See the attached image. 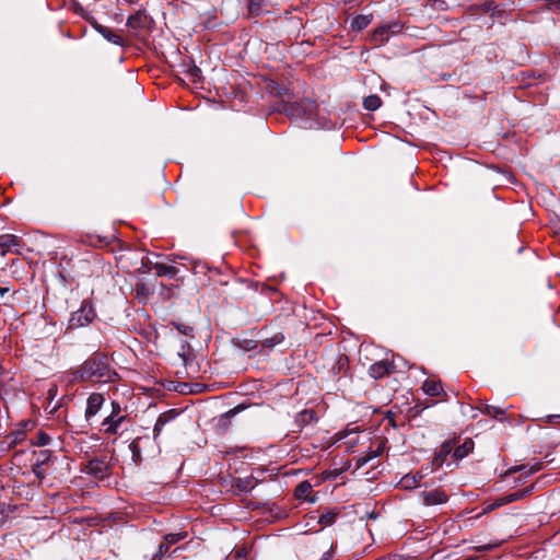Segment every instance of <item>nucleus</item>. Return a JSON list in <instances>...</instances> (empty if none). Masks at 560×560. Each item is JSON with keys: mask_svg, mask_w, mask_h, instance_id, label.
Listing matches in <instances>:
<instances>
[{"mask_svg": "<svg viewBox=\"0 0 560 560\" xmlns=\"http://www.w3.org/2000/svg\"><path fill=\"white\" fill-rule=\"evenodd\" d=\"M118 377L105 353L96 352L84 360L79 366L63 373V381L68 384L80 382H95L101 384L113 383Z\"/></svg>", "mask_w": 560, "mask_h": 560, "instance_id": "f257e3e1", "label": "nucleus"}, {"mask_svg": "<svg viewBox=\"0 0 560 560\" xmlns=\"http://www.w3.org/2000/svg\"><path fill=\"white\" fill-rule=\"evenodd\" d=\"M401 31L402 24L399 21L384 23L373 31L371 35V40L375 45L381 46L387 43L390 37L399 34Z\"/></svg>", "mask_w": 560, "mask_h": 560, "instance_id": "f03ea898", "label": "nucleus"}, {"mask_svg": "<svg viewBox=\"0 0 560 560\" xmlns=\"http://www.w3.org/2000/svg\"><path fill=\"white\" fill-rule=\"evenodd\" d=\"M96 314L89 301H83L81 307L71 314L69 328H80L93 322Z\"/></svg>", "mask_w": 560, "mask_h": 560, "instance_id": "7ed1b4c3", "label": "nucleus"}, {"mask_svg": "<svg viewBox=\"0 0 560 560\" xmlns=\"http://www.w3.org/2000/svg\"><path fill=\"white\" fill-rule=\"evenodd\" d=\"M126 420V416L121 413V407L118 402H112V412L102 422V430L106 434H118L121 423Z\"/></svg>", "mask_w": 560, "mask_h": 560, "instance_id": "20e7f679", "label": "nucleus"}, {"mask_svg": "<svg viewBox=\"0 0 560 560\" xmlns=\"http://www.w3.org/2000/svg\"><path fill=\"white\" fill-rule=\"evenodd\" d=\"M419 501L424 506H436L445 504L450 497L441 488L423 489L418 494Z\"/></svg>", "mask_w": 560, "mask_h": 560, "instance_id": "39448f33", "label": "nucleus"}, {"mask_svg": "<svg viewBox=\"0 0 560 560\" xmlns=\"http://www.w3.org/2000/svg\"><path fill=\"white\" fill-rule=\"evenodd\" d=\"M84 471L96 479H104L108 475L109 466L104 459L93 458L88 462Z\"/></svg>", "mask_w": 560, "mask_h": 560, "instance_id": "423d86ee", "label": "nucleus"}, {"mask_svg": "<svg viewBox=\"0 0 560 560\" xmlns=\"http://www.w3.org/2000/svg\"><path fill=\"white\" fill-rule=\"evenodd\" d=\"M395 371L394 362L381 360L369 368V374L374 380L383 378Z\"/></svg>", "mask_w": 560, "mask_h": 560, "instance_id": "0eeeda50", "label": "nucleus"}, {"mask_svg": "<svg viewBox=\"0 0 560 560\" xmlns=\"http://www.w3.org/2000/svg\"><path fill=\"white\" fill-rule=\"evenodd\" d=\"M152 19L145 10H138L135 14L128 18L127 26L132 30H144L149 28Z\"/></svg>", "mask_w": 560, "mask_h": 560, "instance_id": "6e6552de", "label": "nucleus"}, {"mask_svg": "<svg viewBox=\"0 0 560 560\" xmlns=\"http://www.w3.org/2000/svg\"><path fill=\"white\" fill-rule=\"evenodd\" d=\"M317 421L316 412L313 409H305L296 413L294 419L293 432H300L305 425L312 424Z\"/></svg>", "mask_w": 560, "mask_h": 560, "instance_id": "1a4fd4ad", "label": "nucleus"}, {"mask_svg": "<svg viewBox=\"0 0 560 560\" xmlns=\"http://www.w3.org/2000/svg\"><path fill=\"white\" fill-rule=\"evenodd\" d=\"M105 398L100 393H92L86 400L85 419L89 421L103 407Z\"/></svg>", "mask_w": 560, "mask_h": 560, "instance_id": "9d476101", "label": "nucleus"}, {"mask_svg": "<svg viewBox=\"0 0 560 560\" xmlns=\"http://www.w3.org/2000/svg\"><path fill=\"white\" fill-rule=\"evenodd\" d=\"M245 409V406L243 405H238L232 409H230L229 411L220 415L218 417V419L215 420V428L220 431V432H225L230 425H231V422H232V419L238 413L241 412L242 410Z\"/></svg>", "mask_w": 560, "mask_h": 560, "instance_id": "9b49d317", "label": "nucleus"}, {"mask_svg": "<svg viewBox=\"0 0 560 560\" xmlns=\"http://www.w3.org/2000/svg\"><path fill=\"white\" fill-rule=\"evenodd\" d=\"M151 269L155 271L159 277L174 278L178 273V268L174 265L155 261L150 262Z\"/></svg>", "mask_w": 560, "mask_h": 560, "instance_id": "f8f14e48", "label": "nucleus"}, {"mask_svg": "<svg viewBox=\"0 0 560 560\" xmlns=\"http://www.w3.org/2000/svg\"><path fill=\"white\" fill-rule=\"evenodd\" d=\"M454 445H455V441L444 442L441 445L439 452L435 454L433 463L439 467L442 466L445 463V460L447 459V456L451 453H454Z\"/></svg>", "mask_w": 560, "mask_h": 560, "instance_id": "ddd939ff", "label": "nucleus"}, {"mask_svg": "<svg viewBox=\"0 0 560 560\" xmlns=\"http://www.w3.org/2000/svg\"><path fill=\"white\" fill-rule=\"evenodd\" d=\"M94 28L109 43L122 46V38L118 34H116L112 28L97 23L94 24Z\"/></svg>", "mask_w": 560, "mask_h": 560, "instance_id": "4468645a", "label": "nucleus"}, {"mask_svg": "<svg viewBox=\"0 0 560 560\" xmlns=\"http://www.w3.org/2000/svg\"><path fill=\"white\" fill-rule=\"evenodd\" d=\"M19 237L13 234H2L0 235V249L1 255L4 256L7 252H9L11 248L19 245Z\"/></svg>", "mask_w": 560, "mask_h": 560, "instance_id": "2eb2a0df", "label": "nucleus"}, {"mask_svg": "<svg viewBox=\"0 0 560 560\" xmlns=\"http://www.w3.org/2000/svg\"><path fill=\"white\" fill-rule=\"evenodd\" d=\"M474 441L471 439H466L462 445L454 447L453 457L457 459H463L468 456L474 451Z\"/></svg>", "mask_w": 560, "mask_h": 560, "instance_id": "dca6fc26", "label": "nucleus"}, {"mask_svg": "<svg viewBox=\"0 0 560 560\" xmlns=\"http://www.w3.org/2000/svg\"><path fill=\"white\" fill-rule=\"evenodd\" d=\"M542 465L541 463L537 462L535 463L534 465H522L520 467H513V468H510L505 476L509 477L511 476L512 474L516 472V471H524L525 474V477H528L530 476L532 474H535L537 471H539L541 469Z\"/></svg>", "mask_w": 560, "mask_h": 560, "instance_id": "f3484780", "label": "nucleus"}, {"mask_svg": "<svg viewBox=\"0 0 560 560\" xmlns=\"http://www.w3.org/2000/svg\"><path fill=\"white\" fill-rule=\"evenodd\" d=\"M371 21H372V15L371 14H369V15H364V14L357 15V16H354L351 20V23H350L351 30L360 32V31L364 30L365 27H368L370 25Z\"/></svg>", "mask_w": 560, "mask_h": 560, "instance_id": "a211bd4d", "label": "nucleus"}, {"mask_svg": "<svg viewBox=\"0 0 560 560\" xmlns=\"http://www.w3.org/2000/svg\"><path fill=\"white\" fill-rule=\"evenodd\" d=\"M422 389L429 396H439L443 392L441 383L432 380H425Z\"/></svg>", "mask_w": 560, "mask_h": 560, "instance_id": "6ab92c4d", "label": "nucleus"}, {"mask_svg": "<svg viewBox=\"0 0 560 560\" xmlns=\"http://www.w3.org/2000/svg\"><path fill=\"white\" fill-rule=\"evenodd\" d=\"M172 418H173V416H171L168 413H162L159 416V418L156 419V422L154 424V428H153V439L154 440H158L161 432L163 431V428L165 427V424L168 421H171Z\"/></svg>", "mask_w": 560, "mask_h": 560, "instance_id": "aec40b11", "label": "nucleus"}, {"mask_svg": "<svg viewBox=\"0 0 560 560\" xmlns=\"http://www.w3.org/2000/svg\"><path fill=\"white\" fill-rule=\"evenodd\" d=\"M256 486V480L254 477H245L238 478L235 482V487L242 492H248L254 489Z\"/></svg>", "mask_w": 560, "mask_h": 560, "instance_id": "412c9836", "label": "nucleus"}, {"mask_svg": "<svg viewBox=\"0 0 560 560\" xmlns=\"http://www.w3.org/2000/svg\"><path fill=\"white\" fill-rule=\"evenodd\" d=\"M422 476L421 475H406L401 478L400 485L404 489H413L419 486V482L421 481Z\"/></svg>", "mask_w": 560, "mask_h": 560, "instance_id": "4be33fe9", "label": "nucleus"}, {"mask_svg": "<svg viewBox=\"0 0 560 560\" xmlns=\"http://www.w3.org/2000/svg\"><path fill=\"white\" fill-rule=\"evenodd\" d=\"M312 492V485L308 481L300 482L295 488V497L299 500H306Z\"/></svg>", "mask_w": 560, "mask_h": 560, "instance_id": "5701e85b", "label": "nucleus"}, {"mask_svg": "<svg viewBox=\"0 0 560 560\" xmlns=\"http://www.w3.org/2000/svg\"><path fill=\"white\" fill-rule=\"evenodd\" d=\"M382 101L377 95H369L363 100V106L368 110H376L381 107Z\"/></svg>", "mask_w": 560, "mask_h": 560, "instance_id": "b1692460", "label": "nucleus"}, {"mask_svg": "<svg viewBox=\"0 0 560 560\" xmlns=\"http://www.w3.org/2000/svg\"><path fill=\"white\" fill-rule=\"evenodd\" d=\"M532 490H533V486L522 489V490L514 491L512 493H509L505 495V499H506L505 502L512 503L514 501L521 500L524 497H526L527 494H529L532 492Z\"/></svg>", "mask_w": 560, "mask_h": 560, "instance_id": "393cba45", "label": "nucleus"}, {"mask_svg": "<svg viewBox=\"0 0 560 560\" xmlns=\"http://www.w3.org/2000/svg\"><path fill=\"white\" fill-rule=\"evenodd\" d=\"M381 452L382 447L380 445L376 451H370L366 455L360 456L357 460L358 468L363 467L368 462L380 456Z\"/></svg>", "mask_w": 560, "mask_h": 560, "instance_id": "a878e982", "label": "nucleus"}, {"mask_svg": "<svg viewBox=\"0 0 560 560\" xmlns=\"http://www.w3.org/2000/svg\"><path fill=\"white\" fill-rule=\"evenodd\" d=\"M337 515H338V512H335V511H328L326 513H323L318 518V523L322 526H330L335 523Z\"/></svg>", "mask_w": 560, "mask_h": 560, "instance_id": "bb28decb", "label": "nucleus"}, {"mask_svg": "<svg viewBox=\"0 0 560 560\" xmlns=\"http://www.w3.org/2000/svg\"><path fill=\"white\" fill-rule=\"evenodd\" d=\"M14 509L15 508L10 504L0 503V526H2L8 521Z\"/></svg>", "mask_w": 560, "mask_h": 560, "instance_id": "cd10ccee", "label": "nucleus"}, {"mask_svg": "<svg viewBox=\"0 0 560 560\" xmlns=\"http://www.w3.org/2000/svg\"><path fill=\"white\" fill-rule=\"evenodd\" d=\"M140 440L141 439H136L129 444V450L132 454V459L136 463L141 460V450H140V445H139Z\"/></svg>", "mask_w": 560, "mask_h": 560, "instance_id": "c85d7f7f", "label": "nucleus"}, {"mask_svg": "<svg viewBox=\"0 0 560 560\" xmlns=\"http://www.w3.org/2000/svg\"><path fill=\"white\" fill-rule=\"evenodd\" d=\"M49 441H50V436L47 433H45L44 431H39L36 433L33 444L37 445V446H45V445L49 444Z\"/></svg>", "mask_w": 560, "mask_h": 560, "instance_id": "c756f323", "label": "nucleus"}, {"mask_svg": "<svg viewBox=\"0 0 560 560\" xmlns=\"http://www.w3.org/2000/svg\"><path fill=\"white\" fill-rule=\"evenodd\" d=\"M186 537V534L183 533H171L164 536V541L172 546L180 540H183Z\"/></svg>", "mask_w": 560, "mask_h": 560, "instance_id": "7c9ffc66", "label": "nucleus"}, {"mask_svg": "<svg viewBox=\"0 0 560 560\" xmlns=\"http://www.w3.org/2000/svg\"><path fill=\"white\" fill-rule=\"evenodd\" d=\"M504 409L490 405H487L483 410V413L492 418H498L499 416L504 415Z\"/></svg>", "mask_w": 560, "mask_h": 560, "instance_id": "2f4dec72", "label": "nucleus"}, {"mask_svg": "<svg viewBox=\"0 0 560 560\" xmlns=\"http://www.w3.org/2000/svg\"><path fill=\"white\" fill-rule=\"evenodd\" d=\"M284 339V336L281 332L275 334L271 338H266L264 340V345L267 347H275L281 343Z\"/></svg>", "mask_w": 560, "mask_h": 560, "instance_id": "473e14b6", "label": "nucleus"}, {"mask_svg": "<svg viewBox=\"0 0 560 560\" xmlns=\"http://www.w3.org/2000/svg\"><path fill=\"white\" fill-rule=\"evenodd\" d=\"M173 325L175 326V328L183 335L185 336H190L192 337V332H194V328L187 324H179V323H173Z\"/></svg>", "mask_w": 560, "mask_h": 560, "instance_id": "72a5a7b5", "label": "nucleus"}, {"mask_svg": "<svg viewBox=\"0 0 560 560\" xmlns=\"http://www.w3.org/2000/svg\"><path fill=\"white\" fill-rule=\"evenodd\" d=\"M505 500H506V499H505V495H502V497H500V498H497L495 500H493V502H492V503H490V504H489V506H488V509H487V510H488V511H492V510H494V509H497V508H500V506H502V505L509 504V502H505Z\"/></svg>", "mask_w": 560, "mask_h": 560, "instance_id": "f704fd0d", "label": "nucleus"}, {"mask_svg": "<svg viewBox=\"0 0 560 560\" xmlns=\"http://www.w3.org/2000/svg\"><path fill=\"white\" fill-rule=\"evenodd\" d=\"M168 548H170V546H168L165 541H163V542L159 546V551H158V553H155V555H154L153 560H161V559H162V557H163L165 553H167Z\"/></svg>", "mask_w": 560, "mask_h": 560, "instance_id": "c9c22d12", "label": "nucleus"}, {"mask_svg": "<svg viewBox=\"0 0 560 560\" xmlns=\"http://www.w3.org/2000/svg\"><path fill=\"white\" fill-rule=\"evenodd\" d=\"M302 107L304 108L305 112L308 113V117L311 118L312 115H313V110L315 108V104L314 102L312 101H305V102H302Z\"/></svg>", "mask_w": 560, "mask_h": 560, "instance_id": "e433bc0d", "label": "nucleus"}, {"mask_svg": "<svg viewBox=\"0 0 560 560\" xmlns=\"http://www.w3.org/2000/svg\"><path fill=\"white\" fill-rule=\"evenodd\" d=\"M334 546L329 548V550L325 551L319 560H332L334 557Z\"/></svg>", "mask_w": 560, "mask_h": 560, "instance_id": "4c0bfd02", "label": "nucleus"}, {"mask_svg": "<svg viewBox=\"0 0 560 560\" xmlns=\"http://www.w3.org/2000/svg\"><path fill=\"white\" fill-rule=\"evenodd\" d=\"M551 10L560 12V0H557L556 4Z\"/></svg>", "mask_w": 560, "mask_h": 560, "instance_id": "58836bf2", "label": "nucleus"}, {"mask_svg": "<svg viewBox=\"0 0 560 560\" xmlns=\"http://www.w3.org/2000/svg\"><path fill=\"white\" fill-rule=\"evenodd\" d=\"M9 292V288H0V295L3 296L4 294H7Z\"/></svg>", "mask_w": 560, "mask_h": 560, "instance_id": "ea45409f", "label": "nucleus"}, {"mask_svg": "<svg viewBox=\"0 0 560 560\" xmlns=\"http://www.w3.org/2000/svg\"><path fill=\"white\" fill-rule=\"evenodd\" d=\"M199 72H200V69L197 67H194V69L191 70L192 75H197Z\"/></svg>", "mask_w": 560, "mask_h": 560, "instance_id": "a19ab883", "label": "nucleus"}, {"mask_svg": "<svg viewBox=\"0 0 560 560\" xmlns=\"http://www.w3.org/2000/svg\"><path fill=\"white\" fill-rule=\"evenodd\" d=\"M55 393H56V387L55 388H50L48 390V394H49L50 397H52L55 395Z\"/></svg>", "mask_w": 560, "mask_h": 560, "instance_id": "79ce46f5", "label": "nucleus"}, {"mask_svg": "<svg viewBox=\"0 0 560 560\" xmlns=\"http://www.w3.org/2000/svg\"><path fill=\"white\" fill-rule=\"evenodd\" d=\"M40 454L44 456V459H43L40 463H42V464H45V462H46V459H47L46 452H42Z\"/></svg>", "mask_w": 560, "mask_h": 560, "instance_id": "37998d69", "label": "nucleus"}, {"mask_svg": "<svg viewBox=\"0 0 560 560\" xmlns=\"http://www.w3.org/2000/svg\"><path fill=\"white\" fill-rule=\"evenodd\" d=\"M254 5H255L254 3L250 4V7H249L250 12L255 11Z\"/></svg>", "mask_w": 560, "mask_h": 560, "instance_id": "c03bdc74", "label": "nucleus"}, {"mask_svg": "<svg viewBox=\"0 0 560 560\" xmlns=\"http://www.w3.org/2000/svg\"><path fill=\"white\" fill-rule=\"evenodd\" d=\"M552 419H560V415L551 416Z\"/></svg>", "mask_w": 560, "mask_h": 560, "instance_id": "a18cd8bd", "label": "nucleus"}]
</instances>
